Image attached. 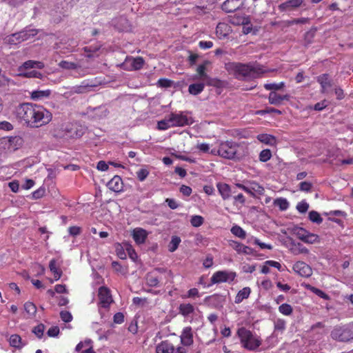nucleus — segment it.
I'll return each instance as SVG.
<instances>
[{
    "mask_svg": "<svg viewBox=\"0 0 353 353\" xmlns=\"http://www.w3.org/2000/svg\"><path fill=\"white\" fill-rule=\"evenodd\" d=\"M180 192L183 195L189 196L192 194V190L190 186L182 185L180 188Z\"/></svg>",
    "mask_w": 353,
    "mask_h": 353,
    "instance_id": "64",
    "label": "nucleus"
},
{
    "mask_svg": "<svg viewBox=\"0 0 353 353\" xmlns=\"http://www.w3.org/2000/svg\"><path fill=\"white\" fill-rule=\"evenodd\" d=\"M125 249L127 251L129 257L134 261H135L138 257L137 252L132 246L129 243H125Z\"/></svg>",
    "mask_w": 353,
    "mask_h": 353,
    "instance_id": "49",
    "label": "nucleus"
},
{
    "mask_svg": "<svg viewBox=\"0 0 353 353\" xmlns=\"http://www.w3.org/2000/svg\"><path fill=\"white\" fill-rule=\"evenodd\" d=\"M230 21L231 23L236 25V26L250 25V17L246 16L245 14H243V15L234 14L233 16H231Z\"/></svg>",
    "mask_w": 353,
    "mask_h": 353,
    "instance_id": "28",
    "label": "nucleus"
},
{
    "mask_svg": "<svg viewBox=\"0 0 353 353\" xmlns=\"http://www.w3.org/2000/svg\"><path fill=\"white\" fill-rule=\"evenodd\" d=\"M59 334V328L58 326H53L48 329L47 334L50 337L57 336Z\"/></svg>",
    "mask_w": 353,
    "mask_h": 353,
    "instance_id": "63",
    "label": "nucleus"
},
{
    "mask_svg": "<svg viewBox=\"0 0 353 353\" xmlns=\"http://www.w3.org/2000/svg\"><path fill=\"white\" fill-rule=\"evenodd\" d=\"M45 328H46V327H45L44 324L39 323L37 326H34L32 328V333H34L35 334V336L38 339H41L43 336Z\"/></svg>",
    "mask_w": 353,
    "mask_h": 353,
    "instance_id": "45",
    "label": "nucleus"
},
{
    "mask_svg": "<svg viewBox=\"0 0 353 353\" xmlns=\"http://www.w3.org/2000/svg\"><path fill=\"white\" fill-rule=\"evenodd\" d=\"M301 285L303 287H304L305 289L314 293L316 295L319 296V297L323 299L324 300L330 299V296L326 293H325L321 290L311 285L310 284L303 283L301 284Z\"/></svg>",
    "mask_w": 353,
    "mask_h": 353,
    "instance_id": "30",
    "label": "nucleus"
},
{
    "mask_svg": "<svg viewBox=\"0 0 353 353\" xmlns=\"http://www.w3.org/2000/svg\"><path fill=\"white\" fill-rule=\"evenodd\" d=\"M169 121V116L165 119L159 121L157 123V129L159 130H166L170 128H173Z\"/></svg>",
    "mask_w": 353,
    "mask_h": 353,
    "instance_id": "44",
    "label": "nucleus"
},
{
    "mask_svg": "<svg viewBox=\"0 0 353 353\" xmlns=\"http://www.w3.org/2000/svg\"><path fill=\"white\" fill-rule=\"evenodd\" d=\"M149 171L145 168H141L136 172L137 177L140 181H143L149 175Z\"/></svg>",
    "mask_w": 353,
    "mask_h": 353,
    "instance_id": "52",
    "label": "nucleus"
},
{
    "mask_svg": "<svg viewBox=\"0 0 353 353\" xmlns=\"http://www.w3.org/2000/svg\"><path fill=\"white\" fill-rule=\"evenodd\" d=\"M181 243L180 237L177 236H173L171 239V241L168 245V250L171 252H174L179 247Z\"/></svg>",
    "mask_w": 353,
    "mask_h": 353,
    "instance_id": "42",
    "label": "nucleus"
},
{
    "mask_svg": "<svg viewBox=\"0 0 353 353\" xmlns=\"http://www.w3.org/2000/svg\"><path fill=\"white\" fill-rule=\"evenodd\" d=\"M172 81L168 79H159L157 85L161 88H169L172 85Z\"/></svg>",
    "mask_w": 353,
    "mask_h": 353,
    "instance_id": "60",
    "label": "nucleus"
},
{
    "mask_svg": "<svg viewBox=\"0 0 353 353\" xmlns=\"http://www.w3.org/2000/svg\"><path fill=\"white\" fill-rule=\"evenodd\" d=\"M45 188H40L32 193V198L34 199L42 198L45 194Z\"/></svg>",
    "mask_w": 353,
    "mask_h": 353,
    "instance_id": "58",
    "label": "nucleus"
},
{
    "mask_svg": "<svg viewBox=\"0 0 353 353\" xmlns=\"http://www.w3.org/2000/svg\"><path fill=\"white\" fill-rule=\"evenodd\" d=\"M272 157V152L269 149L263 150L259 154V160L261 162H266Z\"/></svg>",
    "mask_w": 353,
    "mask_h": 353,
    "instance_id": "50",
    "label": "nucleus"
},
{
    "mask_svg": "<svg viewBox=\"0 0 353 353\" xmlns=\"http://www.w3.org/2000/svg\"><path fill=\"white\" fill-rule=\"evenodd\" d=\"M108 188L115 192L123 191V183L121 176L115 175L107 184Z\"/></svg>",
    "mask_w": 353,
    "mask_h": 353,
    "instance_id": "24",
    "label": "nucleus"
},
{
    "mask_svg": "<svg viewBox=\"0 0 353 353\" xmlns=\"http://www.w3.org/2000/svg\"><path fill=\"white\" fill-rule=\"evenodd\" d=\"M168 116L173 128L190 125L194 122L192 118L188 117L184 112H172Z\"/></svg>",
    "mask_w": 353,
    "mask_h": 353,
    "instance_id": "7",
    "label": "nucleus"
},
{
    "mask_svg": "<svg viewBox=\"0 0 353 353\" xmlns=\"http://www.w3.org/2000/svg\"><path fill=\"white\" fill-rule=\"evenodd\" d=\"M60 317L65 323H69L72 320V316L68 311H61L60 312Z\"/></svg>",
    "mask_w": 353,
    "mask_h": 353,
    "instance_id": "56",
    "label": "nucleus"
},
{
    "mask_svg": "<svg viewBox=\"0 0 353 353\" xmlns=\"http://www.w3.org/2000/svg\"><path fill=\"white\" fill-rule=\"evenodd\" d=\"M59 65L61 68H62L63 69H67V70H74L77 68V65L76 63H74L73 62H69L67 61H61L59 63Z\"/></svg>",
    "mask_w": 353,
    "mask_h": 353,
    "instance_id": "53",
    "label": "nucleus"
},
{
    "mask_svg": "<svg viewBox=\"0 0 353 353\" xmlns=\"http://www.w3.org/2000/svg\"><path fill=\"white\" fill-rule=\"evenodd\" d=\"M244 2L242 0H226L221 6V8L226 12H233L242 7Z\"/></svg>",
    "mask_w": 353,
    "mask_h": 353,
    "instance_id": "19",
    "label": "nucleus"
},
{
    "mask_svg": "<svg viewBox=\"0 0 353 353\" xmlns=\"http://www.w3.org/2000/svg\"><path fill=\"white\" fill-rule=\"evenodd\" d=\"M257 139L263 143L273 145L276 142V138L268 134H259L256 137Z\"/></svg>",
    "mask_w": 353,
    "mask_h": 353,
    "instance_id": "35",
    "label": "nucleus"
},
{
    "mask_svg": "<svg viewBox=\"0 0 353 353\" xmlns=\"http://www.w3.org/2000/svg\"><path fill=\"white\" fill-rule=\"evenodd\" d=\"M331 338L338 342L347 343L353 340V322L338 325L330 333Z\"/></svg>",
    "mask_w": 353,
    "mask_h": 353,
    "instance_id": "5",
    "label": "nucleus"
},
{
    "mask_svg": "<svg viewBox=\"0 0 353 353\" xmlns=\"http://www.w3.org/2000/svg\"><path fill=\"white\" fill-rule=\"evenodd\" d=\"M9 344L11 347L21 350L27 345V343L22 340L21 337L17 334H12L8 339Z\"/></svg>",
    "mask_w": 353,
    "mask_h": 353,
    "instance_id": "27",
    "label": "nucleus"
},
{
    "mask_svg": "<svg viewBox=\"0 0 353 353\" xmlns=\"http://www.w3.org/2000/svg\"><path fill=\"white\" fill-rule=\"evenodd\" d=\"M312 184L310 182L302 181L299 184V189L301 191L309 192L311 191Z\"/></svg>",
    "mask_w": 353,
    "mask_h": 353,
    "instance_id": "57",
    "label": "nucleus"
},
{
    "mask_svg": "<svg viewBox=\"0 0 353 353\" xmlns=\"http://www.w3.org/2000/svg\"><path fill=\"white\" fill-rule=\"evenodd\" d=\"M51 94L50 90H34L31 92V99L35 101L41 100L46 98H48Z\"/></svg>",
    "mask_w": 353,
    "mask_h": 353,
    "instance_id": "33",
    "label": "nucleus"
},
{
    "mask_svg": "<svg viewBox=\"0 0 353 353\" xmlns=\"http://www.w3.org/2000/svg\"><path fill=\"white\" fill-rule=\"evenodd\" d=\"M146 283L150 287H156L159 285V280L153 273H148L146 276Z\"/></svg>",
    "mask_w": 353,
    "mask_h": 353,
    "instance_id": "40",
    "label": "nucleus"
},
{
    "mask_svg": "<svg viewBox=\"0 0 353 353\" xmlns=\"http://www.w3.org/2000/svg\"><path fill=\"white\" fill-rule=\"evenodd\" d=\"M17 119L30 128H38L48 124L52 113L43 106L32 103L19 104L15 110Z\"/></svg>",
    "mask_w": 353,
    "mask_h": 353,
    "instance_id": "1",
    "label": "nucleus"
},
{
    "mask_svg": "<svg viewBox=\"0 0 353 353\" xmlns=\"http://www.w3.org/2000/svg\"><path fill=\"white\" fill-rule=\"evenodd\" d=\"M205 85L203 83H193L189 85L188 92L193 95H197L204 90Z\"/></svg>",
    "mask_w": 353,
    "mask_h": 353,
    "instance_id": "36",
    "label": "nucleus"
},
{
    "mask_svg": "<svg viewBox=\"0 0 353 353\" xmlns=\"http://www.w3.org/2000/svg\"><path fill=\"white\" fill-rule=\"evenodd\" d=\"M233 199V205L235 206H242L245 203V198L242 193L232 194V196Z\"/></svg>",
    "mask_w": 353,
    "mask_h": 353,
    "instance_id": "37",
    "label": "nucleus"
},
{
    "mask_svg": "<svg viewBox=\"0 0 353 353\" xmlns=\"http://www.w3.org/2000/svg\"><path fill=\"white\" fill-rule=\"evenodd\" d=\"M225 68L230 74L239 80L256 79L268 72L264 66L255 62L242 63L239 62H228L225 64Z\"/></svg>",
    "mask_w": 353,
    "mask_h": 353,
    "instance_id": "2",
    "label": "nucleus"
},
{
    "mask_svg": "<svg viewBox=\"0 0 353 353\" xmlns=\"http://www.w3.org/2000/svg\"><path fill=\"white\" fill-rule=\"evenodd\" d=\"M216 187L224 201L228 200L231 198L232 194L236 193V190L227 183H218Z\"/></svg>",
    "mask_w": 353,
    "mask_h": 353,
    "instance_id": "18",
    "label": "nucleus"
},
{
    "mask_svg": "<svg viewBox=\"0 0 353 353\" xmlns=\"http://www.w3.org/2000/svg\"><path fill=\"white\" fill-rule=\"evenodd\" d=\"M24 143L20 136L3 137L0 139V153H11L20 149Z\"/></svg>",
    "mask_w": 353,
    "mask_h": 353,
    "instance_id": "6",
    "label": "nucleus"
},
{
    "mask_svg": "<svg viewBox=\"0 0 353 353\" xmlns=\"http://www.w3.org/2000/svg\"><path fill=\"white\" fill-rule=\"evenodd\" d=\"M99 305L103 308H108L113 302V299L110 289L105 286H101L98 290Z\"/></svg>",
    "mask_w": 353,
    "mask_h": 353,
    "instance_id": "12",
    "label": "nucleus"
},
{
    "mask_svg": "<svg viewBox=\"0 0 353 353\" xmlns=\"http://www.w3.org/2000/svg\"><path fill=\"white\" fill-rule=\"evenodd\" d=\"M181 344L190 346L193 343V334L190 327H186L183 330L180 336Z\"/></svg>",
    "mask_w": 353,
    "mask_h": 353,
    "instance_id": "26",
    "label": "nucleus"
},
{
    "mask_svg": "<svg viewBox=\"0 0 353 353\" xmlns=\"http://www.w3.org/2000/svg\"><path fill=\"white\" fill-rule=\"evenodd\" d=\"M251 289L249 287H245L242 290H239L234 299L235 303H241L244 299L249 297Z\"/></svg>",
    "mask_w": 353,
    "mask_h": 353,
    "instance_id": "29",
    "label": "nucleus"
},
{
    "mask_svg": "<svg viewBox=\"0 0 353 353\" xmlns=\"http://www.w3.org/2000/svg\"><path fill=\"white\" fill-rule=\"evenodd\" d=\"M179 312L183 316H188L194 312V307L191 303H181L179 306Z\"/></svg>",
    "mask_w": 353,
    "mask_h": 353,
    "instance_id": "31",
    "label": "nucleus"
},
{
    "mask_svg": "<svg viewBox=\"0 0 353 353\" xmlns=\"http://www.w3.org/2000/svg\"><path fill=\"white\" fill-rule=\"evenodd\" d=\"M65 135L71 139L81 137L84 134L83 127L77 122L66 123L63 127Z\"/></svg>",
    "mask_w": 353,
    "mask_h": 353,
    "instance_id": "9",
    "label": "nucleus"
},
{
    "mask_svg": "<svg viewBox=\"0 0 353 353\" xmlns=\"http://www.w3.org/2000/svg\"><path fill=\"white\" fill-rule=\"evenodd\" d=\"M279 312L285 316H290L293 312L292 307L288 303H283L279 307Z\"/></svg>",
    "mask_w": 353,
    "mask_h": 353,
    "instance_id": "41",
    "label": "nucleus"
},
{
    "mask_svg": "<svg viewBox=\"0 0 353 353\" xmlns=\"http://www.w3.org/2000/svg\"><path fill=\"white\" fill-rule=\"evenodd\" d=\"M132 235L135 243L141 245L145 242L148 233L141 228H137L133 230Z\"/></svg>",
    "mask_w": 353,
    "mask_h": 353,
    "instance_id": "22",
    "label": "nucleus"
},
{
    "mask_svg": "<svg viewBox=\"0 0 353 353\" xmlns=\"http://www.w3.org/2000/svg\"><path fill=\"white\" fill-rule=\"evenodd\" d=\"M290 96L288 94L281 95L276 92L272 91L268 95V102L271 105H280L283 101H289Z\"/></svg>",
    "mask_w": 353,
    "mask_h": 353,
    "instance_id": "21",
    "label": "nucleus"
},
{
    "mask_svg": "<svg viewBox=\"0 0 353 353\" xmlns=\"http://www.w3.org/2000/svg\"><path fill=\"white\" fill-rule=\"evenodd\" d=\"M125 246L122 247L121 245H119L116 248V252L118 257L121 259H126V254L125 252Z\"/></svg>",
    "mask_w": 353,
    "mask_h": 353,
    "instance_id": "62",
    "label": "nucleus"
},
{
    "mask_svg": "<svg viewBox=\"0 0 353 353\" xmlns=\"http://www.w3.org/2000/svg\"><path fill=\"white\" fill-rule=\"evenodd\" d=\"M239 145L238 143L230 141H221L217 148H213L210 153L214 155H219L227 159L236 158Z\"/></svg>",
    "mask_w": 353,
    "mask_h": 353,
    "instance_id": "4",
    "label": "nucleus"
},
{
    "mask_svg": "<svg viewBox=\"0 0 353 353\" xmlns=\"http://www.w3.org/2000/svg\"><path fill=\"white\" fill-rule=\"evenodd\" d=\"M316 81L321 85V92L322 94L327 93L328 89L332 86V82L328 74H322L318 76Z\"/></svg>",
    "mask_w": 353,
    "mask_h": 353,
    "instance_id": "20",
    "label": "nucleus"
},
{
    "mask_svg": "<svg viewBox=\"0 0 353 353\" xmlns=\"http://www.w3.org/2000/svg\"><path fill=\"white\" fill-rule=\"evenodd\" d=\"M274 205L279 208V209L282 211L286 210L289 207V203L286 199L284 198H278L274 201Z\"/></svg>",
    "mask_w": 353,
    "mask_h": 353,
    "instance_id": "43",
    "label": "nucleus"
},
{
    "mask_svg": "<svg viewBox=\"0 0 353 353\" xmlns=\"http://www.w3.org/2000/svg\"><path fill=\"white\" fill-rule=\"evenodd\" d=\"M144 63V59L141 57H137L136 58L126 59L121 65V67L127 70H138L143 68Z\"/></svg>",
    "mask_w": 353,
    "mask_h": 353,
    "instance_id": "13",
    "label": "nucleus"
},
{
    "mask_svg": "<svg viewBox=\"0 0 353 353\" xmlns=\"http://www.w3.org/2000/svg\"><path fill=\"white\" fill-rule=\"evenodd\" d=\"M304 3V0H287L279 5L278 9L280 12H291L296 10Z\"/></svg>",
    "mask_w": 353,
    "mask_h": 353,
    "instance_id": "14",
    "label": "nucleus"
},
{
    "mask_svg": "<svg viewBox=\"0 0 353 353\" xmlns=\"http://www.w3.org/2000/svg\"><path fill=\"white\" fill-rule=\"evenodd\" d=\"M263 87L266 90H270L271 92L272 91L275 92L276 90H282L285 87V83L280 82L279 83H265V84H264Z\"/></svg>",
    "mask_w": 353,
    "mask_h": 353,
    "instance_id": "39",
    "label": "nucleus"
},
{
    "mask_svg": "<svg viewBox=\"0 0 353 353\" xmlns=\"http://www.w3.org/2000/svg\"><path fill=\"white\" fill-rule=\"evenodd\" d=\"M209 61H205L202 64L199 65L196 68L197 76L194 77V79H199L202 80H206L209 79L205 70L207 65Z\"/></svg>",
    "mask_w": 353,
    "mask_h": 353,
    "instance_id": "32",
    "label": "nucleus"
},
{
    "mask_svg": "<svg viewBox=\"0 0 353 353\" xmlns=\"http://www.w3.org/2000/svg\"><path fill=\"white\" fill-rule=\"evenodd\" d=\"M228 244L232 249L236 251V252L239 254L255 255L254 249L247 245H245L239 241L230 240L228 241Z\"/></svg>",
    "mask_w": 353,
    "mask_h": 353,
    "instance_id": "15",
    "label": "nucleus"
},
{
    "mask_svg": "<svg viewBox=\"0 0 353 353\" xmlns=\"http://www.w3.org/2000/svg\"><path fill=\"white\" fill-rule=\"evenodd\" d=\"M293 270L300 276L310 277L312 274L311 267L303 261H297L293 265Z\"/></svg>",
    "mask_w": 353,
    "mask_h": 353,
    "instance_id": "16",
    "label": "nucleus"
},
{
    "mask_svg": "<svg viewBox=\"0 0 353 353\" xmlns=\"http://www.w3.org/2000/svg\"><path fill=\"white\" fill-rule=\"evenodd\" d=\"M30 35L26 31H21L14 33L6 38L8 43L10 45H18L22 41H26L29 39Z\"/></svg>",
    "mask_w": 353,
    "mask_h": 353,
    "instance_id": "17",
    "label": "nucleus"
},
{
    "mask_svg": "<svg viewBox=\"0 0 353 353\" xmlns=\"http://www.w3.org/2000/svg\"><path fill=\"white\" fill-rule=\"evenodd\" d=\"M231 32V27L224 22L219 23L216 27V34L219 39L226 38Z\"/></svg>",
    "mask_w": 353,
    "mask_h": 353,
    "instance_id": "23",
    "label": "nucleus"
},
{
    "mask_svg": "<svg viewBox=\"0 0 353 353\" xmlns=\"http://www.w3.org/2000/svg\"><path fill=\"white\" fill-rule=\"evenodd\" d=\"M14 129L13 125L7 121H3L0 122V130H5V131H11Z\"/></svg>",
    "mask_w": 353,
    "mask_h": 353,
    "instance_id": "59",
    "label": "nucleus"
},
{
    "mask_svg": "<svg viewBox=\"0 0 353 353\" xmlns=\"http://www.w3.org/2000/svg\"><path fill=\"white\" fill-rule=\"evenodd\" d=\"M231 232L236 236L244 239L246 237L245 231L239 225H234L230 230Z\"/></svg>",
    "mask_w": 353,
    "mask_h": 353,
    "instance_id": "38",
    "label": "nucleus"
},
{
    "mask_svg": "<svg viewBox=\"0 0 353 353\" xmlns=\"http://www.w3.org/2000/svg\"><path fill=\"white\" fill-rule=\"evenodd\" d=\"M236 334L241 346L247 350L255 351L261 345V338L244 327L239 328Z\"/></svg>",
    "mask_w": 353,
    "mask_h": 353,
    "instance_id": "3",
    "label": "nucleus"
},
{
    "mask_svg": "<svg viewBox=\"0 0 353 353\" xmlns=\"http://www.w3.org/2000/svg\"><path fill=\"white\" fill-rule=\"evenodd\" d=\"M204 219L200 215H194L190 219V223L193 227L198 228L203 225Z\"/></svg>",
    "mask_w": 353,
    "mask_h": 353,
    "instance_id": "47",
    "label": "nucleus"
},
{
    "mask_svg": "<svg viewBox=\"0 0 353 353\" xmlns=\"http://www.w3.org/2000/svg\"><path fill=\"white\" fill-rule=\"evenodd\" d=\"M112 268L117 272L121 274H125L127 272V268H125L117 261H113L112 263Z\"/></svg>",
    "mask_w": 353,
    "mask_h": 353,
    "instance_id": "54",
    "label": "nucleus"
},
{
    "mask_svg": "<svg viewBox=\"0 0 353 353\" xmlns=\"http://www.w3.org/2000/svg\"><path fill=\"white\" fill-rule=\"evenodd\" d=\"M24 309L26 312L30 314H35L37 312L36 305L32 302H26L24 304Z\"/></svg>",
    "mask_w": 353,
    "mask_h": 353,
    "instance_id": "51",
    "label": "nucleus"
},
{
    "mask_svg": "<svg viewBox=\"0 0 353 353\" xmlns=\"http://www.w3.org/2000/svg\"><path fill=\"white\" fill-rule=\"evenodd\" d=\"M156 353H187L185 349L175 345L170 340H164L156 346Z\"/></svg>",
    "mask_w": 353,
    "mask_h": 353,
    "instance_id": "8",
    "label": "nucleus"
},
{
    "mask_svg": "<svg viewBox=\"0 0 353 353\" xmlns=\"http://www.w3.org/2000/svg\"><path fill=\"white\" fill-rule=\"evenodd\" d=\"M236 276L234 272H228L225 270H220L214 272L212 276L210 281L212 284L220 283H231Z\"/></svg>",
    "mask_w": 353,
    "mask_h": 353,
    "instance_id": "10",
    "label": "nucleus"
},
{
    "mask_svg": "<svg viewBox=\"0 0 353 353\" xmlns=\"http://www.w3.org/2000/svg\"><path fill=\"white\" fill-rule=\"evenodd\" d=\"M309 208V205L305 201H301L299 203L296 205L297 210L301 213H305L307 211Z\"/></svg>",
    "mask_w": 353,
    "mask_h": 353,
    "instance_id": "61",
    "label": "nucleus"
},
{
    "mask_svg": "<svg viewBox=\"0 0 353 353\" xmlns=\"http://www.w3.org/2000/svg\"><path fill=\"white\" fill-rule=\"evenodd\" d=\"M50 270L54 275V279L58 281L62 275V271L57 266V261L54 259L50 260L49 263Z\"/></svg>",
    "mask_w": 353,
    "mask_h": 353,
    "instance_id": "34",
    "label": "nucleus"
},
{
    "mask_svg": "<svg viewBox=\"0 0 353 353\" xmlns=\"http://www.w3.org/2000/svg\"><path fill=\"white\" fill-rule=\"evenodd\" d=\"M328 105L327 101L324 99L321 101V102L316 103L314 105H310L307 107V109L309 110H314L316 111H321L324 110Z\"/></svg>",
    "mask_w": 353,
    "mask_h": 353,
    "instance_id": "46",
    "label": "nucleus"
},
{
    "mask_svg": "<svg viewBox=\"0 0 353 353\" xmlns=\"http://www.w3.org/2000/svg\"><path fill=\"white\" fill-rule=\"evenodd\" d=\"M296 237L305 243L312 244L320 241L319 236L311 233L303 228H297L294 230Z\"/></svg>",
    "mask_w": 353,
    "mask_h": 353,
    "instance_id": "11",
    "label": "nucleus"
},
{
    "mask_svg": "<svg viewBox=\"0 0 353 353\" xmlns=\"http://www.w3.org/2000/svg\"><path fill=\"white\" fill-rule=\"evenodd\" d=\"M75 350L79 353H96L93 349L92 341L90 339L79 342L77 345Z\"/></svg>",
    "mask_w": 353,
    "mask_h": 353,
    "instance_id": "25",
    "label": "nucleus"
},
{
    "mask_svg": "<svg viewBox=\"0 0 353 353\" xmlns=\"http://www.w3.org/2000/svg\"><path fill=\"white\" fill-rule=\"evenodd\" d=\"M199 297V292L197 288H193L188 291L186 295H183V299Z\"/></svg>",
    "mask_w": 353,
    "mask_h": 353,
    "instance_id": "55",
    "label": "nucleus"
},
{
    "mask_svg": "<svg viewBox=\"0 0 353 353\" xmlns=\"http://www.w3.org/2000/svg\"><path fill=\"white\" fill-rule=\"evenodd\" d=\"M309 219L310 220L313 222L318 224H320L323 222V219L321 217L319 212L316 211H311L309 212Z\"/></svg>",
    "mask_w": 353,
    "mask_h": 353,
    "instance_id": "48",
    "label": "nucleus"
}]
</instances>
